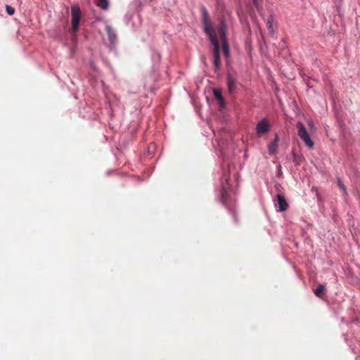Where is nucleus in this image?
Listing matches in <instances>:
<instances>
[{
  "label": "nucleus",
  "mask_w": 360,
  "mask_h": 360,
  "mask_svg": "<svg viewBox=\"0 0 360 360\" xmlns=\"http://www.w3.org/2000/svg\"><path fill=\"white\" fill-rule=\"evenodd\" d=\"M297 128L298 129V136H300V138L304 141V143H305V145L309 148H313L314 147V142L311 139L305 127L304 126V124L302 123V122H297Z\"/></svg>",
  "instance_id": "4"
},
{
  "label": "nucleus",
  "mask_w": 360,
  "mask_h": 360,
  "mask_svg": "<svg viewBox=\"0 0 360 360\" xmlns=\"http://www.w3.org/2000/svg\"><path fill=\"white\" fill-rule=\"evenodd\" d=\"M214 96L215 98L219 102L220 105L221 107H224V100L221 96V91L218 89H214Z\"/></svg>",
  "instance_id": "10"
},
{
  "label": "nucleus",
  "mask_w": 360,
  "mask_h": 360,
  "mask_svg": "<svg viewBox=\"0 0 360 360\" xmlns=\"http://www.w3.org/2000/svg\"><path fill=\"white\" fill-rule=\"evenodd\" d=\"M229 177L230 174L227 172L224 173L222 177L221 190V202L223 205L229 210V212L233 215L235 221H238L235 210V193L230 185Z\"/></svg>",
  "instance_id": "1"
},
{
  "label": "nucleus",
  "mask_w": 360,
  "mask_h": 360,
  "mask_svg": "<svg viewBox=\"0 0 360 360\" xmlns=\"http://www.w3.org/2000/svg\"><path fill=\"white\" fill-rule=\"evenodd\" d=\"M6 10L9 15H12L15 13V8L9 5L6 6Z\"/></svg>",
  "instance_id": "14"
},
{
  "label": "nucleus",
  "mask_w": 360,
  "mask_h": 360,
  "mask_svg": "<svg viewBox=\"0 0 360 360\" xmlns=\"http://www.w3.org/2000/svg\"><path fill=\"white\" fill-rule=\"evenodd\" d=\"M108 34H109L110 40L111 41H113L114 38L115 37V34H112L111 29L108 28Z\"/></svg>",
  "instance_id": "15"
},
{
  "label": "nucleus",
  "mask_w": 360,
  "mask_h": 360,
  "mask_svg": "<svg viewBox=\"0 0 360 360\" xmlns=\"http://www.w3.org/2000/svg\"><path fill=\"white\" fill-rule=\"evenodd\" d=\"M218 33L219 35V38L222 42V49L224 54L226 57H228L229 54V47L226 37V26L224 20H221L219 23L218 27Z\"/></svg>",
  "instance_id": "3"
},
{
  "label": "nucleus",
  "mask_w": 360,
  "mask_h": 360,
  "mask_svg": "<svg viewBox=\"0 0 360 360\" xmlns=\"http://www.w3.org/2000/svg\"><path fill=\"white\" fill-rule=\"evenodd\" d=\"M275 206L278 207V211H285L288 207V204L282 194H278L275 200Z\"/></svg>",
  "instance_id": "8"
},
{
  "label": "nucleus",
  "mask_w": 360,
  "mask_h": 360,
  "mask_svg": "<svg viewBox=\"0 0 360 360\" xmlns=\"http://www.w3.org/2000/svg\"><path fill=\"white\" fill-rule=\"evenodd\" d=\"M325 286L322 284H319L316 290H314V294L318 297H322L324 292H325Z\"/></svg>",
  "instance_id": "11"
},
{
  "label": "nucleus",
  "mask_w": 360,
  "mask_h": 360,
  "mask_svg": "<svg viewBox=\"0 0 360 360\" xmlns=\"http://www.w3.org/2000/svg\"><path fill=\"white\" fill-rule=\"evenodd\" d=\"M273 21H274L273 15H269L266 20V27H267V29L269 30V32L272 35L274 34V30L273 28Z\"/></svg>",
  "instance_id": "12"
},
{
  "label": "nucleus",
  "mask_w": 360,
  "mask_h": 360,
  "mask_svg": "<svg viewBox=\"0 0 360 360\" xmlns=\"http://www.w3.org/2000/svg\"><path fill=\"white\" fill-rule=\"evenodd\" d=\"M226 81H227V86H228L229 93L230 94L233 93L236 89V84H237L236 75L235 74L228 72Z\"/></svg>",
  "instance_id": "7"
},
{
  "label": "nucleus",
  "mask_w": 360,
  "mask_h": 360,
  "mask_svg": "<svg viewBox=\"0 0 360 360\" xmlns=\"http://www.w3.org/2000/svg\"><path fill=\"white\" fill-rule=\"evenodd\" d=\"M338 186H339V187H340L341 189H342L343 191H345V190H346L345 186H344V184H343L340 181H338Z\"/></svg>",
  "instance_id": "16"
},
{
  "label": "nucleus",
  "mask_w": 360,
  "mask_h": 360,
  "mask_svg": "<svg viewBox=\"0 0 360 360\" xmlns=\"http://www.w3.org/2000/svg\"><path fill=\"white\" fill-rule=\"evenodd\" d=\"M203 26L205 33L208 35L209 39L213 45L214 65L216 70H219L220 68L219 44L216 31L209 20L208 13L205 8L203 10Z\"/></svg>",
  "instance_id": "2"
},
{
  "label": "nucleus",
  "mask_w": 360,
  "mask_h": 360,
  "mask_svg": "<svg viewBox=\"0 0 360 360\" xmlns=\"http://www.w3.org/2000/svg\"><path fill=\"white\" fill-rule=\"evenodd\" d=\"M96 4L103 10H107L109 7L108 0H96Z\"/></svg>",
  "instance_id": "13"
},
{
  "label": "nucleus",
  "mask_w": 360,
  "mask_h": 360,
  "mask_svg": "<svg viewBox=\"0 0 360 360\" xmlns=\"http://www.w3.org/2000/svg\"><path fill=\"white\" fill-rule=\"evenodd\" d=\"M81 18V11L78 5H74L71 7V22L72 29L74 32H77L79 28V21Z\"/></svg>",
  "instance_id": "5"
},
{
  "label": "nucleus",
  "mask_w": 360,
  "mask_h": 360,
  "mask_svg": "<svg viewBox=\"0 0 360 360\" xmlns=\"http://www.w3.org/2000/svg\"><path fill=\"white\" fill-rule=\"evenodd\" d=\"M270 129L271 125L268 120L266 119H262L261 121H259L255 127L256 134L259 137H261L262 135L267 134Z\"/></svg>",
  "instance_id": "6"
},
{
  "label": "nucleus",
  "mask_w": 360,
  "mask_h": 360,
  "mask_svg": "<svg viewBox=\"0 0 360 360\" xmlns=\"http://www.w3.org/2000/svg\"><path fill=\"white\" fill-rule=\"evenodd\" d=\"M279 141L278 135H276L275 139L268 146V151L270 155L276 153L278 148V142Z\"/></svg>",
  "instance_id": "9"
}]
</instances>
